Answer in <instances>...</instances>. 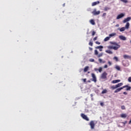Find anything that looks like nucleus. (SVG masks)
I'll return each instance as SVG.
<instances>
[{
  "mask_svg": "<svg viewBox=\"0 0 131 131\" xmlns=\"http://www.w3.org/2000/svg\"><path fill=\"white\" fill-rule=\"evenodd\" d=\"M103 46H97L96 47V49H99L100 52H102V49H103Z\"/></svg>",
  "mask_w": 131,
  "mask_h": 131,
  "instance_id": "nucleus-16",
  "label": "nucleus"
},
{
  "mask_svg": "<svg viewBox=\"0 0 131 131\" xmlns=\"http://www.w3.org/2000/svg\"><path fill=\"white\" fill-rule=\"evenodd\" d=\"M83 82H86V78L82 79Z\"/></svg>",
  "mask_w": 131,
  "mask_h": 131,
  "instance_id": "nucleus-43",
  "label": "nucleus"
},
{
  "mask_svg": "<svg viewBox=\"0 0 131 131\" xmlns=\"http://www.w3.org/2000/svg\"><path fill=\"white\" fill-rule=\"evenodd\" d=\"M90 23L92 25H96V23H95V20H94V19H91L90 20Z\"/></svg>",
  "mask_w": 131,
  "mask_h": 131,
  "instance_id": "nucleus-21",
  "label": "nucleus"
},
{
  "mask_svg": "<svg viewBox=\"0 0 131 131\" xmlns=\"http://www.w3.org/2000/svg\"><path fill=\"white\" fill-rule=\"evenodd\" d=\"M122 85H123V83H119L116 85V86L117 89L118 88H120V86H121Z\"/></svg>",
  "mask_w": 131,
  "mask_h": 131,
  "instance_id": "nucleus-18",
  "label": "nucleus"
},
{
  "mask_svg": "<svg viewBox=\"0 0 131 131\" xmlns=\"http://www.w3.org/2000/svg\"><path fill=\"white\" fill-rule=\"evenodd\" d=\"M95 43H96V45H101V42H99L98 41H96Z\"/></svg>",
  "mask_w": 131,
  "mask_h": 131,
  "instance_id": "nucleus-38",
  "label": "nucleus"
},
{
  "mask_svg": "<svg viewBox=\"0 0 131 131\" xmlns=\"http://www.w3.org/2000/svg\"><path fill=\"white\" fill-rule=\"evenodd\" d=\"M91 97H93V94H91Z\"/></svg>",
  "mask_w": 131,
  "mask_h": 131,
  "instance_id": "nucleus-53",
  "label": "nucleus"
},
{
  "mask_svg": "<svg viewBox=\"0 0 131 131\" xmlns=\"http://www.w3.org/2000/svg\"><path fill=\"white\" fill-rule=\"evenodd\" d=\"M108 10H110V8L105 7L104 8V11H108Z\"/></svg>",
  "mask_w": 131,
  "mask_h": 131,
  "instance_id": "nucleus-31",
  "label": "nucleus"
},
{
  "mask_svg": "<svg viewBox=\"0 0 131 131\" xmlns=\"http://www.w3.org/2000/svg\"><path fill=\"white\" fill-rule=\"evenodd\" d=\"M81 116L83 118V119H84V120H86V121H89V120H90L88 116L84 115V114H81Z\"/></svg>",
  "mask_w": 131,
  "mask_h": 131,
  "instance_id": "nucleus-4",
  "label": "nucleus"
},
{
  "mask_svg": "<svg viewBox=\"0 0 131 131\" xmlns=\"http://www.w3.org/2000/svg\"><path fill=\"white\" fill-rule=\"evenodd\" d=\"M104 68H108V66L107 64H105L104 66Z\"/></svg>",
  "mask_w": 131,
  "mask_h": 131,
  "instance_id": "nucleus-46",
  "label": "nucleus"
},
{
  "mask_svg": "<svg viewBox=\"0 0 131 131\" xmlns=\"http://www.w3.org/2000/svg\"><path fill=\"white\" fill-rule=\"evenodd\" d=\"M118 82H120V80H114L112 81V83H117Z\"/></svg>",
  "mask_w": 131,
  "mask_h": 131,
  "instance_id": "nucleus-14",
  "label": "nucleus"
},
{
  "mask_svg": "<svg viewBox=\"0 0 131 131\" xmlns=\"http://www.w3.org/2000/svg\"><path fill=\"white\" fill-rule=\"evenodd\" d=\"M99 4H100V1H97V2H93L92 3V7H94V6H96V5H98Z\"/></svg>",
  "mask_w": 131,
  "mask_h": 131,
  "instance_id": "nucleus-13",
  "label": "nucleus"
},
{
  "mask_svg": "<svg viewBox=\"0 0 131 131\" xmlns=\"http://www.w3.org/2000/svg\"><path fill=\"white\" fill-rule=\"evenodd\" d=\"M115 68L117 69V70H118L119 71H120V67L119 66H116Z\"/></svg>",
  "mask_w": 131,
  "mask_h": 131,
  "instance_id": "nucleus-30",
  "label": "nucleus"
},
{
  "mask_svg": "<svg viewBox=\"0 0 131 131\" xmlns=\"http://www.w3.org/2000/svg\"><path fill=\"white\" fill-rule=\"evenodd\" d=\"M95 34H96V32H95V31H93L92 32V36H94V35H95Z\"/></svg>",
  "mask_w": 131,
  "mask_h": 131,
  "instance_id": "nucleus-41",
  "label": "nucleus"
},
{
  "mask_svg": "<svg viewBox=\"0 0 131 131\" xmlns=\"http://www.w3.org/2000/svg\"><path fill=\"white\" fill-rule=\"evenodd\" d=\"M128 81L129 82H131V77H129L128 78Z\"/></svg>",
  "mask_w": 131,
  "mask_h": 131,
  "instance_id": "nucleus-40",
  "label": "nucleus"
},
{
  "mask_svg": "<svg viewBox=\"0 0 131 131\" xmlns=\"http://www.w3.org/2000/svg\"><path fill=\"white\" fill-rule=\"evenodd\" d=\"M108 75V74H107V73H106V72H103L102 74H101V78L102 79H106V78H107V75Z\"/></svg>",
  "mask_w": 131,
  "mask_h": 131,
  "instance_id": "nucleus-3",
  "label": "nucleus"
},
{
  "mask_svg": "<svg viewBox=\"0 0 131 131\" xmlns=\"http://www.w3.org/2000/svg\"><path fill=\"white\" fill-rule=\"evenodd\" d=\"M121 90H123V87H121V88L117 89L114 91V93H118V92H120V91H121Z\"/></svg>",
  "mask_w": 131,
  "mask_h": 131,
  "instance_id": "nucleus-10",
  "label": "nucleus"
},
{
  "mask_svg": "<svg viewBox=\"0 0 131 131\" xmlns=\"http://www.w3.org/2000/svg\"><path fill=\"white\" fill-rule=\"evenodd\" d=\"M108 64L109 66H111L112 65V62L108 61Z\"/></svg>",
  "mask_w": 131,
  "mask_h": 131,
  "instance_id": "nucleus-37",
  "label": "nucleus"
},
{
  "mask_svg": "<svg viewBox=\"0 0 131 131\" xmlns=\"http://www.w3.org/2000/svg\"><path fill=\"white\" fill-rule=\"evenodd\" d=\"M114 60H115L116 61H118V58H117V57H116V56H115L114 57Z\"/></svg>",
  "mask_w": 131,
  "mask_h": 131,
  "instance_id": "nucleus-35",
  "label": "nucleus"
},
{
  "mask_svg": "<svg viewBox=\"0 0 131 131\" xmlns=\"http://www.w3.org/2000/svg\"><path fill=\"white\" fill-rule=\"evenodd\" d=\"M100 13V11H97L96 9H94V11L92 12V14L94 15V16H97V15H99Z\"/></svg>",
  "mask_w": 131,
  "mask_h": 131,
  "instance_id": "nucleus-6",
  "label": "nucleus"
},
{
  "mask_svg": "<svg viewBox=\"0 0 131 131\" xmlns=\"http://www.w3.org/2000/svg\"><path fill=\"white\" fill-rule=\"evenodd\" d=\"M125 28L126 29H128L129 28V23H127L126 25L125 26Z\"/></svg>",
  "mask_w": 131,
  "mask_h": 131,
  "instance_id": "nucleus-22",
  "label": "nucleus"
},
{
  "mask_svg": "<svg viewBox=\"0 0 131 131\" xmlns=\"http://www.w3.org/2000/svg\"><path fill=\"white\" fill-rule=\"evenodd\" d=\"M90 125L91 129H94V128H95V122L94 121H91L90 123Z\"/></svg>",
  "mask_w": 131,
  "mask_h": 131,
  "instance_id": "nucleus-5",
  "label": "nucleus"
},
{
  "mask_svg": "<svg viewBox=\"0 0 131 131\" xmlns=\"http://www.w3.org/2000/svg\"><path fill=\"white\" fill-rule=\"evenodd\" d=\"M95 71H98L99 69H97V68H95L94 69Z\"/></svg>",
  "mask_w": 131,
  "mask_h": 131,
  "instance_id": "nucleus-47",
  "label": "nucleus"
},
{
  "mask_svg": "<svg viewBox=\"0 0 131 131\" xmlns=\"http://www.w3.org/2000/svg\"><path fill=\"white\" fill-rule=\"evenodd\" d=\"M89 68H90L89 67V66H86L84 68V72H86L88 70H89Z\"/></svg>",
  "mask_w": 131,
  "mask_h": 131,
  "instance_id": "nucleus-23",
  "label": "nucleus"
},
{
  "mask_svg": "<svg viewBox=\"0 0 131 131\" xmlns=\"http://www.w3.org/2000/svg\"><path fill=\"white\" fill-rule=\"evenodd\" d=\"M89 49H90V51H93V48H89Z\"/></svg>",
  "mask_w": 131,
  "mask_h": 131,
  "instance_id": "nucleus-50",
  "label": "nucleus"
},
{
  "mask_svg": "<svg viewBox=\"0 0 131 131\" xmlns=\"http://www.w3.org/2000/svg\"><path fill=\"white\" fill-rule=\"evenodd\" d=\"M109 39H110V37H106L104 38V41H108V40H109Z\"/></svg>",
  "mask_w": 131,
  "mask_h": 131,
  "instance_id": "nucleus-27",
  "label": "nucleus"
},
{
  "mask_svg": "<svg viewBox=\"0 0 131 131\" xmlns=\"http://www.w3.org/2000/svg\"><path fill=\"white\" fill-rule=\"evenodd\" d=\"M122 123H123V124H126V123H127V121H125L124 122H122Z\"/></svg>",
  "mask_w": 131,
  "mask_h": 131,
  "instance_id": "nucleus-44",
  "label": "nucleus"
},
{
  "mask_svg": "<svg viewBox=\"0 0 131 131\" xmlns=\"http://www.w3.org/2000/svg\"><path fill=\"white\" fill-rule=\"evenodd\" d=\"M121 108L122 110H125V106L124 105H122L121 106Z\"/></svg>",
  "mask_w": 131,
  "mask_h": 131,
  "instance_id": "nucleus-33",
  "label": "nucleus"
},
{
  "mask_svg": "<svg viewBox=\"0 0 131 131\" xmlns=\"http://www.w3.org/2000/svg\"><path fill=\"white\" fill-rule=\"evenodd\" d=\"M105 52L107 53V54H110V55H112V54H113V52L111 51V50H106Z\"/></svg>",
  "mask_w": 131,
  "mask_h": 131,
  "instance_id": "nucleus-19",
  "label": "nucleus"
},
{
  "mask_svg": "<svg viewBox=\"0 0 131 131\" xmlns=\"http://www.w3.org/2000/svg\"><path fill=\"white\" fill-rule=\"evenodd\" d=\"M103 56V53H100L99 54H98L97 57L98 58H100V57H102Z\"/></svg>",
  "mask_w": 131,
  "mask_h": 131,
  "instance_id": "nucleus-32",
  "label": "nucleus"
},
{
  "mask_svg": "<svg viewBox=\"0 0 131 131\" xmlns=\"http://www.w3.org/2000/svg\"><path fill=\"white\" fill-rule=\"evenodd\" d=\"M88 82L90 83V82H91V80H88Z\"/></svg>",
  "mask_w": 131,
  "mask_h": 131,
  "instance_id": "nucleus-52",
  "label": "nucleus"
},
{
  "mask_svg": "<svg viewBox=\"0 0 131 131\" xmlns=\"http://www.w3.org/2000/svg\"><path fill=\"white\" fill-rule=\"evenodd\" d=\"M94 53H95V55H96V56L99 55V52H98V50H95L94 51Z\"/></svg>",
  "mask_w": 131,
  "mask_h": 131,
  "instance_id": "nucleus-28",
  "label": "nucleus"
},
{
  "mask_svg": "<svg viewBox=\"0 0 131 131\" xmlns=\"http://www.w3.org/2000/svg\"><path fill=\"white\" fill-rule=\"evenodd\" d=\"M119 30L121 32H122V31H124L125 30V27H122L119 29Z\"/></svg>",
  "mask_w": 131,
  "mask_h": 131,
  "instance_id": "nucleus-24",
  "label": "nucleus"
},
{
  "mask_svg": "<svg viewBox=\"0 0 131 131\" xmlns=\"http://www.w3.org/2000/svg\"><path fill=\"white\" fill-rule=\"evenodd\" d=\"M123 95H127V93L126 92H123Z\"/></svg>",
  "mask_w": 131,
  "mask_h": 131,
  "instance_id": "nucleus-49",
  "label": "nucleus"
},
{
  "mask_svg": "<svg viewBox=\"0 0 131 131\" xmlns=\"http://www.w3.org/2000/svg\"><path fill=\"white\" fill-rule=\"evenodd\" d=\"M106 93H107V90L106 89L103 90L101 92V94H106Z\"/></svg>",
  "mask_w": 131,
  "mask_h": 131,
  "instance_id": "nucleus-29",
  "label": "nucleus"
},
{
  "mask_svg": "<svg viewBox=\"0 0 131 131\" xmlns=\"http://www.w3.org/2000/svg\"><path fill=\"white\" fill-rule=\"evenodd\" d=\"M119 38H120V39H121V40H126V38L125 36H123L122 35H120L119 36Z\"/></svg>",
  "mask_w": 131,
  "mask_h": 131,
  "instance_id": "nucleus-11",
  "label": "nucleus"
},
{
  "mask_svg": "<svg viewBox=\"0 0 131 131\" xmlns=\"http://www.w3.org/2000/svg\"><path fill=\"white\" fill-rule=\"evenodd\" d=\"M123 17H124V14L123 13H121L117 16V19L118 20V19H120Z\"/></svg>",
  "mask_w": 131,
  "mask_h": 131,
  "instance_id": "nucleus-8",
  "label": "nucleus"
},
{
  "mask_svg": "<svg viewBox=\"0 0 131 131\" xmlns=\"http://www.w3.org/2000/svg\"><path fill=\"white\" fill-rule=\"evenodd\" d=\"M116 35V33H112V34H110L109 35L110 38H111V37H113V36H115Z\"/></svg>",
  "mask_w": 131,
  "mask_h": 131,
  "instance_id": "nucleus-15",
  "label": "nucleus"
},
{
  "mask_svg": "<svg viewBox=\"0 0 131 131\" xmlns=\"http://www.w3.org/2000/svg\"><path fill=\"white\" fill-rule=\"evenodd\" d=\"M90 62H95V59L91 58L89 59Z\"/></svg>",
  "mask_w": 131,
  "mask_h": 131,
  "instance_id": "nucleus-34",
  "label": "nucleus"
},
{
  "mask_svg": "<svg viewBox=\"0 0 131 131\" xmlns=\"http://www.w3.org/2000/svg\"><path fill=\"white\" fill-rule=\"evenodd\" d=\"M88 73H90V72H89Z\"/></svg>",
  "mask_w": 131,
  "mask_h": 131,
  "instance_id": "nucleus-54",
  "label": "nucleus"
},
{
  "mask_svg": "<svg viewBox=\"0 0 131 131\" xmlns=\"http://www.w3.org/2000/svg\"><path fill=\"white\" fill-rule=\"evenodd\" d=\"M97 38H98V37H95L93 38V40L95 41V40H97Z\"/></svg>",
  "mask_w": 131,
  "mask_h": 131,
  "instance_id": "nucleus-42",
  "label": "nucleus"
},
{
  "mask_svg": "<svg viewBox=\"0 0 131 131\" xmlns=\"http://www.w3.org/2000/svg\"><path fill=\"white\" fill-rule=\"evenodd\" d=\"M116 27H119V25L117 24L116 25Z\"/></svg>",
  "mask_w": 131,
  "mask_h": 131,
  "instance_id": "nucleus-51",
  "label": "nucleus"
},
{
  "mask_svg": "<svg viewBox=\"0 0 131 131\" xmlns=\"http://www.w3.org/2000/svg\"><path fill=\"white\" fill-rule=\"evenodd\" d=\"M123 57L124 59H131V57L128 55H124Z\"/></svg>",
  "mask_w": 131,
  "mask_h": 131,
  "instance_id": "nucleus-17",
  "label": "nucleus"
},
{
  "mask_svg": "<svg viewBox=\"0 0 131 131\" xmlns=\"http://www.w3.org/2000/svg\"><path fill=\"white\" fill-rule=\"evenodd\" d=\"M100 105H101V106H104V103L101 102Z\"/></svg>",
  "mask_w": 131,
  "mask_h": 131,
  "instance_id": "nucleus-48",
  "label": "nucleus"
},
{
  "mask_svg": "<svg viewBox=\"0 0 131 131\" xmlns=\"http://www.w3.org/2000/svg\"><path fill=\"white\" fill-rule=\"evenodd\" d=\"M98 61H99V63H106V61L103 60H102V59H101V58H99V59H98Z\"/></svg>",
  "mask_w": 131,
  "mask_h": 131,
  "instance_id": "nucleus-20",
  "label": "nucleus"
},
{
  "mask_svg": "<svg viewBox=\"0 0 131 131\" xmlns=\"http://www.w3.org/2000/svg\"><path fill=\"white\" fill-rule=\"evenodd\" d=\"M127 117V115H126V114H122L120 115V117L122 118H126Z\"/></svg>",
  "mask_w": 131,
  "mask_h": 131,
  "instance_id": "nucleus-12",
  "label": "nucleus"
},
{
  "mask_svg": "<svg viewBox=\"0 0 131 131\" xmlns=\"http://www.w3.org/2000/svg\"><path fill=\"white\" fill-rule=\"evenodd\" d=\"M131 17H128L126 18H125L123 20V23H126V22H128L130 20Z\"/></svg>",
  "mask_w": 131,
  "mask_h": 131,
  "instance_id": "nucleus-7",
  "label": "nucleus"
},
{
  "mask_svg": "<svg viewBox=\"0 0 131 131\" xmlns=\"http://www.w3.org/2000/svg\"><path fill=\"white\" fill-rule=\"evenodd\" d=\"M89 46H91V47H93V42H89Z\"/></svg>",
  "mask_w": 131,
  "mask_h": 131,
  "instance_id": "nucleus-39",
  "label": "nucleus"
},
{
  "mask_svg": "<svg viewBox=\"0 0 131 131\" xmlns=\"http://www.w3.org/2000/svg\"><path fill=\"white\" fill-rule=\"evenodd\" d=\"M122 88H123V89H125V88H126V91H129L130 90H131V87L127 85L123 86Z\"/></svg>",
  "mask_w": 131,
  "mask_h": 131,
  "instance_id": "nucleus-9",
  "label": "nucleus"
},
{
  "mask_svg": "<svg viewBox=\"0 0 131 131\" xmlns=\"http://www.w3.org/2000/svg\"><path fill=\"white\" fill-rule=\"evenodd\" d=\"M110 89H111L112 90H115L116 89H117V88L116 87V85H115L111 86Z\"/></svg>",
  "mask_w": 131,
  "mask_h": 131,
  "instance_id": "nucleus-25",
  "label": "nucleus"
},
{
  "mask_svg": "<svg viewBox=\"0 0 131 131\" xmlns=\"http://www.w3.org/2000/svg\"><path fill=\"white\" fill-rule=\"evenodd\" d=\"M111 45H113L116 46H108L107 47L108 50H114L115 51H117L119 48H120V45H118L116 42H110Z\"/></svg>",
  "mask_w": 131,
  "mask_h": 131,
  "instance_id": "nucleus-1",
  "label": "nucleus"
},
{
  "mask_svg": "<svg viewBox=\"0 0 131 131\" xmlns=\"http://www.w3.org/2000/svg\"><path fill=\"white\" fill-rule=\"evenodd\" d=\"M102 67H100L98 69L99 72H102Z\"/></svg>",
  "mask_w": 131,
  "mask_h": 131,
  "instance_id": "nucleus-36",
  "label": "nucleus"
},
{
  "mask_svg": "<svg viewBox=\"0 0 131 131\" xmlns=\"http://www.w3.org/2000/svg\"><path fill=\"white\" fill-rule=\"evenodd\" d=\"M106 15V13H104L103 14H102V17H105Z\"/></svg>",
  "mask_w": 131,
  "mask_h": 131,
  "instance_id": "nucleus-45",
  "label": "nucleus"
},
{
  "mask_svg": "<svg viewBox=\"0 0 131 131\" xmlns=\"http://www.w3.org/2000/svg\"><path fill=\"white\" fill-rule=\"evenodd\" d=\"M91 75L93 78L91 79V80H92V81H94V82H97V77H96V75H95L94 73H92L91 74Z\"/></svg>",
  "mask_w": 131,
  "mask_h": 131,
  "instance_id": "nucleus-2",
  "label": "nucleus"
},
{
  "mask_svg": "<svg viewBox=\"0 0 131 131\" xmlns=\"http://www.w3.org/2000/svg\"><path fill=\"white\" fill-rule=\"evenodd\" d=\"M120 2H122V3H124V4H127L128 3V1L127 0H120Z\"/></svg>",
  "mask_w": 131,
  "mask_h": 131,
  "instance_id": "nucleus-26",
  "label": "nucleus"
}]
</instances>
